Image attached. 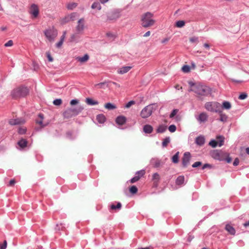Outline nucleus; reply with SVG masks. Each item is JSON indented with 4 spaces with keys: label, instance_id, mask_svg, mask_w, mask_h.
I'll return each mask as SVG.
<instances>
[{
    "label": "nucleus",
    "instance_id": "obj_33",
    "mask_svg": "<svg viewBox=\"0 0 249 249\" xmlns=\"http://www.w3.org/2000/svg\"><path fill=\"white\" fill-rule=\"evenodd\" d=\"M105 107L109 110H112L115 109L116 107L110 103H107L105 105Z\"/></svg>",
    "mask_w": 249,
    "mask_h": 249
},
{
    "label": "nucleus",
    "instance_id": "obj_11",
    "mask_svg": "<svg viewBox=\"0 0 249 249\" xmlns=\"http://www.w3.org/2000/svg\"><path fill=\"white\" fill-rule=\"evenodd\" d=\"M218 138L220 139L219 142L214 140H212L209 142V145H211L212 147H215L217 145L220 147L223 145L224 141V137L220 136L218 137Z\"/></svg>",
    "mask_w": 249,
    "mask_h": 249
},
{
    "label": "nucleus",
    "instance_id": "obj_56",
    "mask_svg": "<svg viewBox=\"0 0 249 249\" xmlns=\"http://www.w3.org/2000/svg\"><path fill=\"white\" fill-rule=\"evenodd\" d=\"M63 42H64V41H63V40H60H60L59 41V42H58L56 44V45H56V47L57 48H60L62 46V44H63Z\"/></svg>",
    "mask_w": 249,
    "mask_h": 249
},
{
    "label": "nucleus",
    "instance_id": "obj_34",
    "mask_svg": "<svg viewBox=\"0 0 249 249\" xmlns=\"http://www.w3.org/2000/svg\"><path fill=\"white\" fill-rule=\"evenodd\" d=\"M91 8L93 9H97L100 10L101 9V6L98 2H94L91 5Z\"/></svg>",
    "mask_w": 249,
    "mask_h": 249
},
{
    "label": "nucleus",
    "instance_id": "obj_26",
    "mask_svg": "<svg viewBox=\"0 0 249 249\" xmlns=\"http://www.w3.org/2000/svg\"><path fill=\"white\" fill-rule=\"evenodd\" d=\"M18 144L21 148H24L27 146V141L25 139H21L18 142Z\"/></svg>",
    "mask_w": 249,
    "mask_h": 249
},
{
    "label": "nucleus",
    "instance_id": "obj_24",
    "mask_svg": "<svg viewBox=\"0 0 249 249\" xmlns=\"http://www.w3.org/2000/svg\"><path fill=\"white\" fill-rule=\"evenodd\" d=\"M96 120L99 123L102 124L105 122L106 117L105 115L102 114H98L96 116Z\"/></svg>",
    "mask_w": 249,
    "mask_h": 249
},
{
    "label": "nucleus",
    "instance_id": "obj_4",
    "mask_svg": "<svg viewBox=\"0 0 249 249\" xmlns=\"http://www.w3.org/2000/svg\"><path fill=\"white\" fill-rule=\"evenodd\" d=\"M84 109V107L79 105L75 107L67 108L64 112L63 116L65 118H70L72 116H76Z\"/></svg>",
    "mask_w": 249,
    "mask_h": 249
},
{
    "label": "nucleus",
    "instance_id": "obj_5",
    "mask_svg": "<svg viewBox=\"0 0 249 249\" xmlns=\"http://www.w3.org/2000/svg\"><path fill=\"white\" fill-rule=\"evenodd\" d=\"M205 109L210 112L221 113L222 107L221 104L217 102H209L205 104Z\"/></svg>",
    "mask_w": 249,
    "mask_h": 249
},
{
    "label": "nucleus",
    "instance_id": "obj_54",
    "mask_svg": "<svg viewBox=\"0 0 249 249\" xmlns=\"http://www.w3.org/2000/svg\"><path fill=\"white\" fill-rule=\"evenodd\" d=\"M13 41L12 40H10L4 44V46L6 47H10V46H12L13 45Z\"/></svg>",
    "mask_w": 249,
    "mask_h": 249
},
{
    "label": "nucleus",
    "instance_id": "obj_49",
    "mask_svg": "<svg viewBox=\"0 0 249 249\" xmlns=\"http://www.w3.org/2000/svg\"><path fill=\"white\" fill-rule=\"evenodd\" d=\"M65 228L64 226H63L62 224H60V225L57 224L55 227V230L56 231H60L62 230L63 229Z\"/></svg>",
    "mask_w": 249,
    "mask_h": 249
},
{
    "label": "nucleus",
    "instance_id": "obj_51",
    "mask_svg": "<svg viewBox=\"0 0 249 249\" xmlns=\"http://www.w3.org/2000/svg\"><path fill=\"white\" fill-rule=\"evenodd\" d=\"M135 101H130L129 102H128L125 105V107L126 108H129L132 105L135 104Z\"/></svg>",
    "mask_w": 249,
    "mask_h": 249
},
{
    "label": "nucleus",
    "instance_id": "obj_17",
    "mask_svg": "<svg viewBox=\"0 0 249 249\" xmlns=\"http://www.w3.org/2000/svg\"><path fill=\"white\" fill-rule=\"evenodd\" d=\"M126 121V119L125 117L123 116H119L116 118L115 122L117 124L121 125L125 124Z\"/></svg>",
    "mask_w": 249,
    "mask_h": 249
},
{
    "label": "nucleus",
    "instance_id": "obj_36",
    "mask_svg": "<svg viewBox=\"0 0 249 249\" xmlns=\"http://www.w3.org/2000/svg\"><path fill=\"white\" fill-rule=\"evenodd\" d=\"M170 142V138L169 137H166L162 142V146L163 147H165L167 146L168 144Z\"/></svg>",
    "mask_w": 249,
    "mask_h": 249
},
{
    "label": "nucleus",
    "instance_id": "obj_19",
    "mask_svg": "<svg viewBox=\"0 0 249 249\" xmlns=\"http://www.w3.org/2000/svg\"><path fill=\"white\" fill-rule=\"evenodd\" d=\"M211 156L215 160H220L221 159V155L219 151L217 150H214L211 153Z\"/></svg>",
    "mask_w": 249,
    "mask_h": 249
},
{
    "label": "nucleus",
    "instance_id": "obj_21",
    "mask_svg": "<svg viewBox=\"0 0 249 249\" xmlns=\"http://www.w3.org/2000/svg\"><path fill=\"white\" fill-rule=\"evenodd\" d=\"M150 163L155 167H159L160 164V161L158 159L153 158L150 160Z\"/></svg>",
    "mask_w": 249,
    "mask_h": 249
},
{
    "label": "nucleus",
    "instance_id": "obj_27",
    "mask_svg": "<svg viewBox=\"0 0 249 249\" xmlns=\"http://www.w3.org/2000/svg\"><path fill=\"white\" fill-rule=\"evenodd\" d=\"M86 102L88 105H90V106H94V105H96L98 104V101L93 100L91 98H86Z\"/></svg>",
    "mask_w": 249,
    "mask_h": 249
},
{
    "label": "nucleus",
    "instance_id": "obj_7",
    "mask_svg": "<svg viewBox=\"0 0 249 249\" xmlns=\"http://www.w3.org/2000/svg\"><path fill=\"white\" fill-rule=\"evenodd\" d=\"M153 109V105H149L142 109L140 115L142 118H147L151 115Z\"/></svg>",
    "mask_w": 249,
    "mask_h": 249
},
{
    "label": "nucleus",
    "instance_id": "obj_37",
    "mask_svg": "<svg viewBox=\"0 0 249 249\" xmlns=\"http://www.w3.org/2000/svg\"><path fill=\"white\" fill-rule=\"evenodd\" d=\"M122 207V204L120 202H118L117 205L112 204L110 208L112 210H120Z\"/></svg>",
    "mask_w": 249,
    "mask_h": 249
},
{
    "label": "nucleus",
    "instance_id": "obj_58",
    "mask_svg": "<svg viewBox=\"0 0 249 249\" xmlns=\"http://www.w3.org/2000/svg\"><path fill=\"white\" fill-rule=\"evenodd\" d=\"M196 83H195L192 81H189L188 82V84L189 85H190V86L191 87V88H194V87H196Z\"/></svg>",
    "mask_w": 249,
    "mask_h": 249
},
{
    "label": "nucleus",
    "instance_id": "obj_14",
    "mask_svg": "<svg viewBox=\"0 0 249 249\" xmlns=\"http://www.w3.org/2000/svg\"><path fill=\"white\" fill-rule=\"evenodd\" d=\"M9 123L12 125H14L23 124L24 121L19 118L11 119L9 121Z\"/></svg>",
    "mask_w": 249,
    "mask_h": 249
},
{
    "label": "nucleus",
    "instance_id": "obj_12",
    "mask_svg": "<svg viewBox=\"0 0 249 249\" xmlns=\"http://www.w3.org/2000/svg\"><path fill=\"white\" fill-rule=\"evenodd\" d=\"M84 29V19L81 18L79 19L77 22V25L76 27V30L77 33H81Z\"/></svg>",
    "mask_w": 249,
    "mask_h": 249
},
{
    "label": "nucleus",
    "instance_id": "obj_45",
    "mask_svg": "<svg viewBox=\"0 0 249 249\" xmlns=\"http://www.w3.org/2000/svg\"><path fill=\"white\" fill-rule=\"evenodd\" d=\"M62 103V100L60 99H56L53 100V104L55 106H59Z\"/></svg>",
    "mask_w": 249,
    "mask_h": 249
},
{
    "label": "nucleus",
    "instance_id": "obj_63",
    "mask_svg": "<svg viewBox=\"0 0 249 249\" xmlns=\"http://www.w3.org/2000/svg\"><path fill=\"white\" fill-rule=\"evenodd\" d=\"M15 183V180L14 179H11L10 181H9V185L10 186H12L13 185H14Z\"/></svg>",
    "mask_w": 249,
    "mask_h": 249
},
{
    "label": "nucleus",
    "instance_id": "obj_53",
    "mask_svg": "<svg viewBox=\"0 0 249 249\" xmlns=\"http://www.w3.org/2000/svg\"><path fill=\"white\" fill-rule=\"evenodd\" d=\"M76 15L77 14L76 13H73L70 14L68 18L71 20H73Z\"/></svg>",
    "mask_w": 249,
    "mask_h": 249
},
{
    "label": "nucleus",
    "instance_id": "obj_30",
    "mask_svg": "<svg viewBox=\"0 0 249 249\" xmlns=\"http://www.w3.org/2000/svg\"><path fill=\"white\" fill-rule=\"evenodd\" d=\"M222 109L224 108L225 109H230L231 108V104L228 101H224L223 102Z\"/></svg>",
    "mask_w": 249,
    "mask_h": 249
},
{
    "label": "nucleus",
    "instance_id": "obj_55",
    "mask_svg": "<svg viewBox=\"0 0 249 249\" xmlns=\"http://www.w3.org/2000/svg\"><path fill=\"white\" fill-rule=\"evenodd\" d=\"M198 37L196 36H193L190 38V42L193 43V42H198Z\"/></svg>",
    "mask_w": 249,
    "mask_h": 249
},
{
    "label": "nucleus",
    "instance_id": "obj_60",
    "mask_svg": "<svg viewBox=\"0 0 249 249\" xmlns=\"http://www.w3.org/2000/svg\"><path fill=\"white\" fill-rule=\"evenodd\" d=\"M239 161L238 159H235L233 162V165L234 166H237L239 164Z\"/></svg>",
    "mask_w": 249,
    "mask_h": 249
},
{
    "label": "nucleus",
    "instance_id": "obj_61",
    "mask_svg": "<svg viewBox=\"0 0 249 249\" xmlns=\"http://www.w3.org/2000/svg\"><path fill=\"white\" fill-rule=\"evenodd\" d=\"M47 57L49 61L52 62L53 60L52 57L51 56L50 53H47Z\"/></svg>",
    "mask_w": 249,
    "mask_h": 249
},
{
    "label": "nucleus",
    "instance_id": "obj_18",
    "mask_svg": "<svg viewBox=\"0 0 249 249\" xmlns=\"http://www.w3.org/2000/svg\"><path fill=\"white\" fill-rule=\"evenodd\" d=\"M89 58V55L88 54H85L83 56H78L76 57L75 59L81 63H84L88 61Z\"/></svg>",
    "mask_w": 249,
    "mask_h": 249
},
{
    "label": "nucleus",
    "instance_id": "obj_43",
    "mask_svg": "<svg viewBox=\"0 0 249 249\" xmlns=\"http://www.w3.org/2000/svg\"><path fill=\"white\" fill-rule=\"evenodd\" d=\"M182 70L184 72H188L190 71V67L188 65H184L182 68Z\"/></svg>",
    "mask_w": 249,
    "mask_h": 249
},
{
    "label": "nucleus",
    "instance_id": "obj_31",
    "mask_svg": "<svg viewBox=\"0 0 249 249\" xmlns=\"http://www.w3.org/2000/svg\"><path fill=\"white\" fill-rule=\"evenodd\" d=\"M220 115L219 121L222 122H226L227 121L228 117L225 114H223L222 111L218 113Z\"/></svg>",
    "mask_w": 249,
    "mask_h": 249
},
{
    "label": "nucleus",
    "instance_id": "obj_29",
    "mask_svg": "<svg viewBox=\"0 0 249 249\" xmlns=\"http://www.w3.org/2000/svg\"><path fill=\"white\" fill-rule=\"evenodd\" d=\"M184 177L183 176H179L176 180V183L178 185H181L184 184Z\"/></svg>",
    "mask_w": 249,
    "mask_h": 249
},
{
    "label": "nucleus",
    "instance_id": "obj_59",
    "mask_svg": "<svg viewBox=\"0 0 249 249\" xmlns=\"http://www.w3.org/2000/svg\"><path fill=\"white\" fill-rule=\"evenodd\" d=\"M212 167L211 165L208 163H206L203 165L202 167V169L204 170L206 168H211Z\"/></svg>",
    "mask_w": 249,
    "mask_h": 249
},
{
    "label": "nucleus",
    "instance_id": "obj_40",
    "mask_svg": "<svg viewBox=\"0 0 249 249\" xmlns=\"http://www.w3.org/2000/svg\"><path fill=\"white\" fill-rule=\"evenodd\" d=\"M27 129L24 127H19L18 129V133L22 135L26 132Z\"/></svg>",
    "mask_w": 249,
    "mask_h": 249
},
{
    "label": "nucleus",
    "instance_id": "obj_2",
    "mask_svg": "<svg viewBox=\"0 0 249 249\" xmlns=\"http://www.w3.org/2000/svg\"><path fill=\"white\" fill-rule=\"evenodd\" d=\"M153 14L150 12L144 13L142 16V26L144 28L153 26L155 23V20L153 18Z\"/></svg>",
    "mask_w": 249,
    "mask_h": 249
},
{
    "label": "nucleus",
    "instance_id": "obj_42",
    "mask_svg": "<svg viewBox=\"0 0 249 249\" xmlns=\"http://www.w3.org/2000/svg\"><path fill=\"white\" fill-rule=\"evenodd\" d=\"M129 191L131 193L134 194L137 192L138 189L135 186L133 185L130 188Z\"/></svg>",
    "mask_w": 249,
    "mask_h": 249
},
{
    "label": "nucleus",
    "instance_id": "obj_47",
    "mask_svg": "<svg viewBox=\"0 0 249 249\" xmlns=\"http://www.w3.org/2000/svg\"><path fill=\"white\" fill-rule=\"evenodd\" d=\"M140 179V177L139 176H136L130 179V182L132 183H135L136 181H138Z\"/></svg>",
    "mask_w": 249,
    "mask_h": 249
},
{
    "label": "nucleus",
    "instance_id": "obj_1",
    "mask_svg": "<svg viewBox=\"0 0 249 249\" xmlns=\"http://www.w3.org/2000/svg\"><path fill=\"white\" fill-rule=\"evenodd\" d=\"M189 91H193L199 96H207L211 93V89L202 83H197L196 87L191 88Z\"/></svg>",
    "mask_w": 249,
    "mask_h": 249
},
{
    "label": "nucleus",
    "instance_id": "obj_52",
    "mask_svg": "<svg viewBox=\"0 0 249 249\" xmlns=\"http://www.w3.org/2000/svg\"><path fill=\"white\" fill-rule=\"evenodd\" d=\"M202 164V162L200 161H196L195 162L193 165L192 167L193 168H196L199 166H200Z\"/></svg>",
    "mask_w": 249,
    "mask_h": 249
},
{
    "label": "nucleus",
    "instance_id": "obj_8",
    "mask_svg": "<svg viewBox=\"0 0 249 249\" xmlns=\"http://www.w3.org/2000/svg\"><path fill=\"white\" fill-rule=\"evenodd\" d=\"M121 10L115 9L108 14L107 19L109 20H115L121 17Z\"/></svg>",
    "mask_w": 249,
    "mask_h": 249
},
{
    "label": "nucleus",
    "instance_id": "obj_6",
    "mask_svg": "<svg viewBox=\"0 0 249 249\" xmlns=\"http://www.w3.org/2000/svg\"><path fill=\"white\" fill-rule=\"evenodd\" d=\"M44 34L49 41L53 42L57 36L58 32L57 30L53 26L46 29L44 31Z\"/></svg>",
    "mask_w": 249,
    "mask_h": 249
},
{
    "label": "nucleus",
    "instance_id": "obj_13",
    "mask_svg": "<svg viewBox=\"0 0 249 249\" xmlns=\"http://www.w3.org/2000/svg\"><path fill=\"white\" fill-rule=\"evenodd\" d=\"M196 119L199 123H205L208 119V116L205 112H201L198 116L196 117Z\"/></svg>",
    "mask_w": 249,
    "mask_h": 249
},
{
    "label": "nucleus",
    "instance_id": "obj_50",
    "mask_svg": "<svg viewBox=\"0 0 249 249\" xmlns=\"http://www.w3.org/2000/svg\"><path fill=\"white\" fill-rule=\"evenodd\" d=\"M247 94L246 93H241L239 96V99L240 100H244L247 97Z\"/></svg>",
    "mask_w": 249,
    "mask_h": 249
},
{
    "label": "nucleus",
    "instance_id": "obj_22",
    "mask_svg": "<svg viewBox=\"0 0 249 249\" xmlns=\"http://www.w3.org/2000/svg\"><path fill=\"white\" fill-rule=\"evenodd\" d=\"M143 130L144 133L150 134L152 132L153 128L151 125L146 124L143 126Z\"/></svg>",
    "mask_w": 249,
    "mask_h": 249
},
{
    "label": "nucleus",
    "instance_id": "obj_64",
    "mask_svg": "<svg viewBox=\"0 0 249 249\" xmlns=\"http://www.w3.org/2000/svg\"><path fill=\"white\" fill-rule=\"evenodd\" d=\"M152 249V247L151 246H149V247H147L146 248H139V249Z\"/></svg>",
    "mask_w": 249,
    "mask_h": 249
},
{
    "label": "nucleus",
    "instance_id": "obj_57",
    "mask_svg": "<svg viewBox=\"0 0 249 249\" xmlns=\"http://www.w3.org/2000/svg\"><path fill=\"white\" fill-rule=\"evenodd\" d=\"M78 103V100L77 99H72L71 101L70 104L71 105L73 106L77 104Z\"/></svg>",
    "mask_w": 249,
    "mask_h": 249
},
{
    "label": "nucleus",
    "instance_id": "obj_10",
    "mask_svg": "<svg viewBox=\"0 0 249 249\" xmlns=\"http://www.w3.org/2000/svg\"><path fill=\"white\" fill-rule=\"evenodd\" d=\"M190 153L189 152H185L182 159V163L183 167H186L188 166L190 163Z\"/></svg>",
    "mask_w": 249,
    "mask_h": 249
},
{
    "label": "nucleus",
    "instance_id": "obj_62",
    "mask_svg": "<svg viewBox=\"0 0 249 249\" xmlns=\"http://www.w3.org/2000/svg\"><path fill=\"white\" fill-rule=\"evenodd\" d=\"M150 34H151V32L150 31H147L146 32L144 35H143V36L144 37H147V36H149L150 35Z\"/></svg>",
    "mask_w": 249,
    "mask_h": 249
},
{
    "label": "nucleus",
    "instance_id": "obj_41",
    "mask_svg": "<svg viewBox=\"0 0 249 249\" xmlns=\"http://www.w3.org/2000/svg\"><path fill=\"white\" fill-rule=\"evenodd\" d=\"M145 174V170H141L140 171H137L136 174V176H139L140 177V178L142 177Z\"/></svg>",
    "mask_w": 249,
    "mask_h": 249
},
{
    "label": "nucleus",
    "instance_id": "obj_23",
    "mask_svg": "<svg viewBox=\"0 0 249 249\" xmlns=\"http://www.w3.org/2000/svg\"><path fill=\"white\" fill-rule=\"evenodd\" d=\"M79 36L77 33L73 34L71 35L69 39V41L71 42H78L79 39Z\"/></svg>",
    "mask_w": 249,
    "mask_h": 249
},
{
    "label": "nucleus",
    "instance_id": "obj_15",
    "mask_svg": "<svg viewBox=\"0 0 249 249\" xmlns=\"http://www.w3.org/2000/svg\"><path fill=\"white\" fill-rule=\"evenodd\" d=\"M132 68V67L131 66H124L119 68L117 71V72L120 74H124L129 71Z\"/></svg>",
    "mask_w": 249,
    "mask_h": 249
},
{
    "label": "nucleus",
    "instance_id": "obj_25",
    "mask_svg": "<svg viewBox=\"0 0 249 249\" xmlns=\"http://www.w3.org/2000/svg\"><path fill=\"white\" fill-rule=\"evenodd\" d=\"M43 115L41 113L38 114V118L36 120V123L40 125L41 126L43 127L45 126L46 124H43Z\"/></svg>",
    "mask_w": 249,
    "mask_h": 249
},
{
    "label": "nucleus",
    "instance_id": "obj_3",
    "mask_svg": "<svg viewBox=\"0 0 249 249\" xmlns=\"http://www.w3.org/2000/svg\"><path fill=\"white\" fill-rule=\"evenodd\" d=\"M28 93V89L24 86H20L11 91V95L13 98L17 99L23 97Z\"/></svg>",
    "mask_w": 249,
    "mask_h": 249
},
{
    "label": "nucleus",
    "instance_id": "obj_39",
    "mask_svg": "<svg viewBox=\"0 0 249 249\" xmlns=\"http://www.w3.org/2000/svg\"><path fill=\"white\" fill-rule=\"evenodd\" d=\"M185 23L183 20H178L176 22V26L178 28H181L184 26Z\"/></svg>",
    "mask_w": 249,
    "mask_h": 249
},
{
    "label": "nucleus",
    "instance_id": "obj_16",
    "mask_svg": "<svg viewBox=\"0 0 249 249\" xmlns=\"http://www.w3.org/2000/svg\"><path fill=\"white\" fill-rule=\"evenodd\" d=\"M196 144L199 146L203 145L205 142V139L203 136L200 135L197 137L195 140Z\"/></svg>",
    "mask_w": 249,
    "mask_h": 249
},
{
    "label": "nucleus",
    "instance_id": "obj_35",
    "mask_svg": "<svg viewBox=\"0 0 249 249\" xmlns=\"http://www.w3.org/2000/svg\"><path fill=\"white\" fill-rule=\"evenodd\" d=\"M179 152H177L172 158L173 163H177L178 162Z\"/></svg>",
    "mask_w": 249,
    "mask_h": 249
},
{
    "label": "nucleus",
    "instance_id": "obj_9",
    "mask_svg": "<svg viewBox=\"0 0 249 249\" xmlns=\"http://www.w3.org/2000/svg\"><path fill=\"white\" fill-rule=\"evenodd\" d=\"M29 13L32 15L33 18H36L39 14V9L37 5L36 4H32L31 5Z\"/></svg>",
    "mask_w": 249,
    "mask_h": 249
},
{
    "label": "nucleus",
    "instance_id": "obj_28",
    "mask_svg": "<svg viewBox=\"0 0 249 249\" xmlns=\"http://www.w3.org/2000/svg\"><path fill=\"white\" fill-rule=\"evenodd\" d=\"M167 129V126L163 124L160 125L157 129V132L162 133L165 131Z\"/></svg>",
    "mask_w": 249,
    "mask_h": 249
},
{
    "label": "nucleus",
    "instance_id": "obj_32",
    "mask_svg": "<svg viewBox=\"0 0 249 249\" xmlns=\"http://www.w3.org/2000/svg\"><path fill=\"white\" fill-rule=\"evenodd\" d=\"M77 6V3L75 2L69 3L67 5V8L69 10H72Z\"/></svg>",
    "mask_w": 249,
    "mask_h": 249
},
{
    "label": "nucleus",
    "instance_id": "obj_20",
    "mask_svg": "<svg viewBox=\"0 0 249 249\" xmlns=\"http://www.w3.org/2000/svg\"><path fill=\"white\" fill-rule=\"evenodd\" d=\"M225 230L231 234L234 235L235 230L234 228L230 224H227L225 226Z\"/></svg>",
    "mask_w": 249,
    "mask_h": 249
},
{
    "label": "nucleus",
    "instance_id": "obj_46",
    "mask_svg": "<svg viewBox=\"0 0 249 249\" xmlns=\"http://www.w3.org/2000/svg\"><path fill=\"white\" fill-rule=\"evenodd\" d=\"M178 110L177 109H173L171 114H170V118H173L178 113Z\"/></svg>",
    "mask_w": 249,
    "mask_h": 249
},
{
    "label": "nucleus",
    "instance_id": "obj_38",
    "mask_svg": "<svg viewBox=\"0 0 249 249\" xmlns=\"http://www.w3.org/2000/svg\"><path fill=\"white\" fill-rule=\"evenodd\" d=\"M160 178V175L158 173H155L153 175L152 179L155 182L158 183Z\"/></svg>",
    "mask_w": 249,
    "mask_h": 249
},
{
    "label": "nucleus",
    "instance_id": "obj_48",
    "mask_svg": "<svg viewBox=\"0 0 249 249\" xmlns=\"http://www.w3.org/2000/svg\"><path fill=\"white\" fill-rule=\"evenodd\" d=\"M7 247V241L4 240L3 243H0V249H5Z\"/></svg>",
    "mask_w": 249,
    "mask_h": 249
},
{
    "label": "nucleus",
    "instance_id": "obj_44",
    "mask_svg": "<svg viewBox=\"0 0 249 249\" xmlns=\"http://www.w3.org/2000/svg\"><path fill=\"white\" fill-rule=\"evenodd\" d=\"M168 129L170 132L173 133L175 132L177 129V127L175 125L171 124L169 126Z\"/></svg>",
    "mask_w": 249,
    "mask_h": 249
}]
</instances>
